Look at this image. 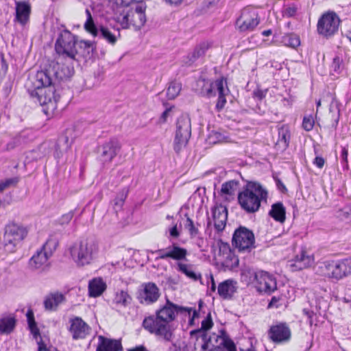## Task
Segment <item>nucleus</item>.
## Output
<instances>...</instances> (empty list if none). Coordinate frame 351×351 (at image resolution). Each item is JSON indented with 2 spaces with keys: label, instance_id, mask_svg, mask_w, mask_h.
I'll return each instance as SVG.
<instances>
[{
  "label": "nucleus",
  "instance_id": "de8ad7c7",
  "mask_svg": "<svg viewBox=\"0 0 351 351\" xmlns=\"http://www.w3.org/2000/svg\"><path fill=\"white\" fill-rule=\"evenodd\" d=\"M331 274V278L336 280H339L346 276L341 261L334 262V269Z\"/></svg>",
  "mask_w": 351,
  "mask_h": 351
},
{
  "label": "nucleus",
  "instance_id": "052dcab7",
  "mask_svg": "<svg viewBox=\"0 0 351 351\" xmlns=\"http://www.w3.org/2000/svg\"><path fill=\"white\" fill-rule=\"evenodd\" d=\"M348 149L346 147H342L340 154V158L341 160V162L346 165V168L348 167Z\"/></svg>",
  "mask_w": 351,
  "mask_h": 351
},
{
  "label": "nucleus",
  "instance_id": "5701e85b",
  "mask_svg": "<svg viewBox=\"0 0 351 351\" xmlns=\"http://www.w3.org/2000/svg\"><path fill=\"white\" fill-rule=\"evenodd\" d=\"M313 259L304 252H302L300 255H297L294 259L289 262V266L293 271L302 270L312 264Z\"/></svg>",
  "mask_w": 351,
  "mask_h": 351
},
{
  "label": "nucleus",
  "instance_id": "c03bdc74",
  "mask_svg": "<svg viewBox=\"0 0 351 351\" xmlns=\"http://www.w3.org/2000/svg\"><path fill=\"white\" fill-rule=\"evenodd\" d=\"M238 185V182L230 180L223 183L221 186V193L226 195H232Z\"/></svg>",
  "mask_w": 351,
  "mask_h": 351
},
{
  "label": "nucleus",
  "instance_id": "e2e57ef3",
  "mask_svg": "<svg viewBox=\"0 0 351 351\" xmlns=\"http://www.w3.org/2000/svg\"><path fill=\"white\" fill-rule=\"evenodd\" d=\"M303 313L307 317L308 322L310 326H312L313 324V317L315 315V314L313 313V311L304 308L303 309Z\"/></svg>",
  "mask_w": 351,
  "mask_h": 351
},
{
  "label": "nucleus",
  "instance_id": "4468645a",
  "mask_svg": "<svg viewBox=\"0 0 351 351\" xmlns=\"http://www.w3.org/2000/svg\"><path fill=\"white\" fill-rule=\"evenodd\" d=\"M259 23L260 19L256 10L251 8H245L237 19L236 26L240 32H248L253 31Z\"/></svg>",
  "mask_w": 351,
  "mask_h": 351
},
{
  "label": "nucleus",
  "instance_id": "e433bc0d",
  "mask_svg": "<svg viewBox=\"0 0 351 351\" xmlns=\"http://www.w3.org/2000/svg\"><path fill=\"white\" fill-rule=\"evenodd\" d=\"M182 84L177 81H172L167 88V97L169 99H174L180 93Z\"/></svg>",
  "mask_w": 351,
  "mask_h": 351
},
{
  "label": "nucleus",
  "instance_id": "f257e3e1",
  "mask_svg": "<svg viewBox=\"0 0 351 351\" xmlns=\"http://www.w3.org/2000/svg\"><path fill=\"white\" fill-rule=\"evenodd\" d=\"M191 311V307L177 305L167 299L165 304L157 310L155 315L143 319L142 326L150 334L165 341L171 342L174 338L175 330L171 322L175 320L176 315L187 313L190 315Z\"/></svg>",
  "mask_w": 351,
  "mask_h": 351
},
{
  "label": "nucleus",
  "instance_id": "473e14b6",
  "mask_svg": "<svg viewBox=\"0 0 351 351\" xmlns=\"http://www.w3.org/2000/svg\"><path fill=\"white\" fill-rule=\"evenodd\" d=\"M290 132L287 125H282L278 129V144L282 145L284 149L288 147L290 141Z\"/></svg>",
  "mask_w": 351,
  "mask_h": 351
},
{
  "label": "nucleus",
  "instance_id": "774afa93",
  "mask_svg": "<svg viewBox=\"0 0 351 351\" xmlns=\"http://www.w3.org/2000/svg\"><path fill=\"white\" fill-rule=\"evenodd\" d=\"M73 217V214L72 212H70V213H68L64 215L61 218V223H68L69 221H70L72 219Z\"/></svg>",
  "mask_w": 351,
  "mask_h": 351
},
{
  "label": "nucleus",
  "instance_id": "680f3d73",
  "mask_svg": "<svg viewBox=\"0 0 351 351\" xmlns=\"http://www.w3.org/2000/svg\"><path fill=\"white\" fill-rule=\"evenodd\" d=\"M280 300H282L281 296H273L268 304V308H278L280 306Z\"/></svg>",
  "mask_w": 351,
  "mask_h": 351
},
{
  "label": "nucleus",
  "instance_id": "bb28decb",
  "mask_svg": "<svg viewBox=\"0 0 351 351\" xmlns=\"http://www.w3.org/2000/svg\"><path fill=\"white\" fill-rule=\"evenodd\" d=\"M187 254V250L185 248L173 243L168 247V253L165 255V257L176 261H183L186 259Z\"/></svg>",
  "mask_w": 351,
  "mask_h": 351
},
{
  "label": "nucleus",
  "instance_id": "c9c22d12",
  "mask_svg": "<svg viewBox=\"0 0 351 351\" xmlns=\"http://www.w3.org/2000/svg\"><path fill=\"white\" fill-rule=\"evenodd\" d=\"M282 43L287 47L296 48L300 45L299 36L295 34H287L282 37Z\"/></svg>",
  "mask_w": 351,
  "mask_h": 351
},
{
  "label": "nucleus",
  "instance_id": "dca6fc26",
  "mask_svg": "<svg viewBox=\"0 0 351 351\" xmlns=\"http://www.w3.org/2000/svg\"><path fill=\"white\" fill-rule=\"evenodd\" d=\"M254 285L258 291L271 294L277 289L276 278L268 272L258 271L254 273Z\"/></svg>",
  "mask_w": 351,
  "mask_h": 351
},
{
  "label": "nucleus",
  "instance_id": "423d86ee",
  "mask_svg": "<svg viewBox=\"0 0 351 351\" xmlns=\"http://www.w3.org/2000/svg\"><path fill=\"white\" fill-rule=\"evenodd\" d=\"M57 241L48 239L41 248L38 250L29 261V266L32 270L45 272L49 271L51 263L49 261L57 245Z\"/></svg>",
  "mask_w": 351,
  "mask_h": 351
},
{
  "label": "nucleus",
  "instance_id": "72a5a7b5",
  "mask_svg": "<svg viewBox=\"0 0 351 351\" xmlns=\"http://www.w3.org/2000/svg\"><path fill=\"white\" fill-rule=\"evenodd\" d=\"M113 302L117 305L125 307L131 303L132 297L127 291L121 290L116 293Z\"/></svg>",
  "mask_w": 351,
  "mask_h": 351
},
{
  "label": "nucleus",
  "instance_id": "aec40b11",
  "mask_svg": "<svg viewBox=\"0 0 351 351\" xmlns=\"http://www.w3.org/2000/svg\"><path fill=\"white\" fill-rule=\"evenodd\" d=\"M69 332L73 339H84L90 332V327L81 317H75L69 320Z\"/></svg>",
  "mask_w": 351,
  "mask_h": 351
},
{
  "label": "nucleus",
  "instance_id": "0eeeda50",
  "mask_svg": "<svg viewBox=\"0 0 351 351\" xmlns=\"http://www.w3.org/2000/svg\"><path fill=\"white\" fill-rule=\"evenodd\" d=\"M145 8L142 5H136L126 13H121L117 17V21L123 29L133 27L134 30L140 29L146 22Z\"/></svg>",
  "mask_w": 351,
  "mask_h": 351
},
{
  "label": "nucleus",
  "instance_id": "3c124183",
  "mask_svg": "<svg viewBox=\"0 0 351 351\" xmlns=\"http://www.w3.org/2000/svg\"><path fill=\"white\" fill-rule=\"evenodd\" d=\"M314 126V120L312 117H304L302 127L306 131H311Z\"/></svg>",
  "mask_w": 351,
  "mask_h": 351
},
{
  "label": "nucleus",
  "instance_id": "6e6552de",
  "mask_svg": "<svg viewBox=\"0 0 351 351\" xmlns=\"http://www.w3.org/2000/svg\"><path fill=\"white\" fill-rule=\"evenodd\" d=\"M95 251L94 243L87 240L77 242L70 247L71 258L80 267L90 264Z\"/></svg>",
  "mask_w": 351,
  "mask_h": 351
},
{
  "label": "nucleus",
  "instance_id": "b1692460",
  "mask_svg": "<svg viewBox=\"0 0 351 351\" xmlns=\"http://www.w3.org/2000/svg\"><path fill=\"white\" fill-rule=\"evenodd\" d=\"M99 343L96 351H119L122 349L121 343L118 340L110 339L103 336L99 337Z\"/></svg>",
  "mask_w": 351,
  "mask_h": 351
},
{
  "label": "nucleus",
  "instance_id": "a19ab883",
  "mask_svg": "<svg viewBox=\"0 0 351 351\" xmlns=\"http://www.w3.org/2000/svg\"><path fill=\"white\" fill-rule=\"evenodd\" d=\"M208 48H209V45L208 43H200L194 49V51L192 53L191 60L193 62L196 59L203 56L205 54L206 51L208 49Z\"/></svg>",
  "mask_w": 351,
  "mask_h": 351
},
{
  "label": "nucleus",
  "instance_id": "f3484780",
  "mask_svg": "<svg viewBox=\"0 0 351 351\" xmlns=\"http://www.w3.org/2000/svg\"><path fill=\"white\" fill-rule=\"evenodd\" d=\"M160 296V289L154 282H147L142 285V289L138 291V299L142 304H152L156 302Z\"/></svg>",
  "mask_w": 351,
  "mask_h": 351
},
{
  "label": "nucleus",
  "instance_id": "603ef678",
  "mask_svg": "<svg viewBox=\"0 0 351 351\" xmlns=\"http://www.w3.org/2000/svg\"><path fill=\"white\" fill-rule=\"evenodd\" d=\"M341 63L342 60L339 57L336 56L333 58L332 63L331 64V68L337 73H339L341 70Z\"/></svg>",
  "mask_w": 351,
  "mask_h": 351
},
{
  "label": "nucleus",
  "instance_id": "a878e982",
  "mask_svg": "<svg viewBox=\"0 0 351 351\" xmlns=\"http://www.w3.org/2000/svg\"><path fill=\"white\" fill-rule=\"evenodd\" d=\"M65 300L63 294L56 292L48 295L44 300L45 308L47 311H55L58 305Z\"/></svg>",
  "mask_w": 351,
  "mask_h": 351
},
{
  "label": "nucleus",
  "instance_id": "37998d69",
  "mask_svg": "<svg viewBox=\"0 0 351 351\" xmlns=\"http://www.w3.org/2000/svg\"><path fill=\"white\" fill-rule=\"evenodd\" d=\"M73 143V139L70 138L66 134L60 136L58 139L56 145L58 148L63 151H67Z\"/></svg>",
  "mask_w": 351,
  "mask_h": 351
},
{
  "label": "nucleus",
  "instance_id": "c756f323",
  "mask_svg": "<svg viewBox=\"0 0 351 351\" xmlns=\"http://www.w3.org/2000/svg\"><path fill=\"white\" fill-rule=\"evenodd\" d=\"M106 289V285L100 278H95L88 285L89 295L91 297L99 296Z\"/></svg>",
  "mask_w": 351,
  "mask_h": 351
},
{
  "label": "nucleus",
  "instance_id": "39448f33",
  "mask_svg": "<svg viewBox=\"0 0 351 351\" xmlns=\"http://www.w3.org/2000/svg\"><path fill=\"white\" fill-rule=\"evenodd\" d=\"M27 232V228L21 223L10 221L4 227V250L9 253L14 252L17 245L26 237Z\"/></svg>",
  "mask_w": 351,
  "mask_h": 351
},
{
  "label": "nucleus",
  "instance_id": "338daca9",
  "mask_svg": "<svg viewBox=\"0 0 351 351\" xmlns=\"http://www.w3.org/2000/svg\"><path fill=\"white\" fill-rule=\"evenodd\" d=\"M325 160L322 157L317 156L314 160V164L319 168H322L324 165Z\"/></svg>",
  "mask_w": 351,
  "mask_h": 351
},
{
  "label": "nucleus",
  "instance_id": "a18cd8bd",
  "mask_svg": "<svg viewBox=\"0 0 351 351\" xmlns=\"http://www.w3.org/2000/svg\"><path fill=\"white\" fill-rule=\"evenodd\" d=\"M217 245L219 248V254L220 256L223 257L233 254L232 252L230 245L228 243L223 242L222 240L219 239L217 241Z\"/></svg>",
  "mask_w": 351,
  "mask_h": 351
},
{
  "label": "nucleus",
  "instance_id": "a211bd4d",
  "mask_svg": "<svg viewBox=\"0 0 351 351\" xmlns=\"http://www.w3.org/2000/svg\"><path fill=\"white\" fill-rule=\"evenodd\" d=\"M120 149L119 141L116 138H111L99 147V158L103 162H110L117 155Z\"/></svg>",
  "mask_w": 351,
  "mask_h": 351
},
{
  "label": "nucleus",
  "instance_id": "09e8293b",
  "mask_svg": "<svg viewBox=\"0 0 351 351\" xmlns=\"http://www.w3.org/2000/svg\"><path fill=\"white\" fill-rule=\"evenodd\" d=\"M128 189H123L119 193L117 197L114 200L115 207L121 208L123 206V203L128 196Z\"/></svg>",
  "mask_w": 351,
  "mask_h": 351
},
{
  "label": "nucleus",
  "instance_id": "6ab92c4d",
  "mask_svg": "<svg viewBox=\"0 0 351 351\" xmlns=\"http://www.w3.org/2000/svg\"><path fill=\"white\" fill-rule=\"evenodd\" d=\"M291 336V330L286 323H278L273 325L268 330L269 338L276 343L289 341Z\"/></svg>",
  "mask_w": 351,
  "mask_h": 351
},
{
  "label": "nucleus",
  "instance_id": "412c9836",
  "mask_svg": "<svg viewBox=\"0 0 351 351\" xmlns=\"http://www.w3.org/2000/svg\"><path fill=\"white\" fill-rule=\"evenodd\" d=\"M16 16L15 21L25 25L29 19L31 5L27 1H15Z\"/></svg>",
  "mask_w": 351,
  "mask_h": 351
},
{
  "label": "nucleus",
  "instance_id": "9b49d317",
  "mask_svg": "<svg viewBox=\"0 0 351 351\" xmlns=\"http://www.w3.org/2000/svg\"><path fill=\"white\" fill-rule=\"evenodd\" d=\"M75 45V36L69 31L64 30L57 39L55 49L60 56L75 60L77 53Z\"/></svg>",
  "mask_w": 351,
  "mask_h": 351
},
{
  "label": "nucleus",
  "instance_id": "2f4dec72",
  "mask_svg": "<svg viewBox=\"0 0 351 351\" xmlns=\"http://www.w3.org/2000/svg\"><path fill=\"white\" fill-rule=\"evenodd\" d=\"M177 266L178 270L185 274L190 279L197 281L202 278V274L200 273H196L193 271L192 265L178 263Z\"/></svg>",
  "mask_w": 351,
  "mask_h": 351
},
{
  "label": "nucleus",
  "instance_id": "1a4fd4ad",
  "mask_svg": "<svg viewBox=\"0 0 351 351\" xmlns=\"http://www.w3.org/2000/svg\"><path fill=\"white\" fill-rule=\"evenodd\" d=\"M86 21L84 25L85 30L90 34L94 37L99 36L106 40L109 44L114 45L120 37V33L117 29V34L112 33L107 27L104 25L99 26L97 28L95 24L90 11L88 9L86 10Z\"/></svg>",
  "mask_w": 351,
  "mask_h": 351
},
{
  "label": "nucleus",
  "instance_id": "7c9ffc66",
  "mask_svg": "<svg viewBox=\"0 0 351 351\" xmlns=\"http://www.w3.org/2000/svg\"><path fill=\"white\" fill-rule=\"evenodd\" d=\"M16 319L12 316L3 317L0 319V332L2 334H10L14 329Z\"/></svg>",
  "mask_w": 351,
  "mask_h": 351
},
{
  "label": "nucleus",
  "instance_id": "f03ea898",
  "mask_svg": "<svg viewBox=\"0 0 351 351\" xmlns=\"http://www.w3.org/2000/svg\"><path fill=\"white\" fill-rule=\"evenodd\" d=\"M53 75L52 71L41 70L30 75L25 85L30 97L50 111L57 108V102L60 97L54 86Z\"/></svg>",
  "mask_w": 351,
  "mask_h": 351
},
{
  "label": "nucleus",
  "instance_id": "20e7f679",
  "mask_svg": "<svg viewBox=\"0 0 351 351\" xmlns=\"http://www.w3.org/2000/svg\"><path fill=\"white\" fill-rule=\"evenodd\" d=\"M220 334H212L208 337L206 333L203 332L201 339L203 343L201 348L203 351H237L234 341L228 337L226 332L221 330Z\"/></svg>",
  "mask_w": 351,
  "mask_h": 351
},
{
  "label": "nucleus",
  "instance_id": "9d476101",
  "mask_svg": "<svg viewBox=\"0 0 351 351\" xmlns=\"http://www.w3.org/2000/svg\"><path fill=\"white\" fill-rule=\"evenodd\" d=\"M191 135V119L187 115L180 116L176 123L174 150L179 153L185 147Z\"/></svg>",
  "mask_w": 351,
  "mask_h": 351
},
{
  "label": "nucleus",
  "instance_id": "69168bd1",
  "mask_svg": "<svg viewBox=\"0 0 351 351\" xmlns=\"http://www.w3.org/2000/svg\"><path fill=\"white\" fill-rule=\"evenodd\" d=\"M80 46L88 49V53H89V49H91L92 51L93 50L94 43L90 41L82 40L80 42Z\"/></svg>",
  "mask_w": 351,
  "mask_h": 351
},
{
  "label": "nucleus",
  "instance_id": "58836bf2",
  "mask_svg": "<svg viewBox=\"0 0 351 351\" xmlns=\"http://www.w3.org/2000/svg\"><path fill=\"white\" fill-rule=\"evenodd\" d=\"M336 217L341 221L348 222L351 221V206L347 205L336 211Z\"/></svg>",
  "mask_w": 351,
  "mask_h": 351
},
{
  "label": "nucleus",
  "instance_id": "6e6d98bb",
  "mask_svg": "<svg viewBox=\"0 0 351 351\" xmlns=\"http://www.w3.org/2000/svg\"><path fill=\"white\" fill-rule=\"evenodd\" d=\"M346 276L351 274V259L347 258L341 261Z\"/></svg>",
  "mask_w": 351,
  "mask_h": 351
},
{
  "label": "nucleus",
  "instance_id": "cd10ccee",
  "mask_svg": "<svg viewBox=\"0 0 351 351\" xmlns=\"http://www.w3.org/2000/svg\"><path fill=\"white\" fill-rule=\"evenodd\" d=\"M269 215L276 221L283 223L286 219V209L282 203L277 202L271 206Z\"/></svg>",
  "mask_w": 351,
  "mask_h": 351
},
{
  "label": "nucleus",
  "instance_id": "13d9d810",
  "mask_svg": "<svg viewBox=\"0 0 351 351\" xmlns=\"http://www.w3.org/2000/svg\"><path fill=\"white\" fill-rule=\"evenodd\" d=\"M297 10V7L295 5H292L285 8L284 14L288 17H292L295 15Z\"/></svg>",
  "mask_w": 351,
  "mask_h": 351
},
{
  "label": "nucleus",
  "instance_id": "7ed1b4c3",
  "mask_svg": "<svg viewBox=\"0 0 351 351\" xmlns=\"http://www.w3.org/2000/svg\"><path fill=\"white\" fill-rule=\"evenodd\" d=\"M267 192L256 182H248L243 191L239 193L238 201L241 208L248 213L256 212L262 200H266Z\"/></svg>",
  "mask_w": 351,
  "mask_h": 351
},
{
  "label": "nucleus",
  "instance_id": "8fccbe9b",
  "mask_svg": "<svg viewBox=\"0 0 351 351\" xmlns=\"http://www.w3.org/2000/svg\"><path fill=\"white\" fill-rule=\"evenodd\" d=\"M322 274L328 278H331L332 272L334 269V261L332 262H324L320 267Z\"/></svg>",
  "mask_w": 351,
  "mask_h": 351
},
{
  "label": "nucleus",
  "instance_id": "4d7b16f0",
  "mask_svg": "<svg viewBox=\"0 0 351 351\" xmlns=\"http://www.w3.org/2000/svg\"><path fill=\"white\" fill-rule=\"evenodd\" d=\"M174 106H170L166 108L165 110L162 113L159 118V123H164L167 121L168 117L170 116V114L171 112L172 108H173Z\"/></svg>",
  "mask_w": 351,
  "mask_h": 351
},
{
  "label": "nucleus",
  "instance_id": "f8f14e48",
  "mask_svg": "<svg viewBox=\"0 0 351 351\" xmlns=\"http://www.w3.org/2000/svg\"><path fill=\"white\" fill-rule=\"evenodd\" d=\"M232 244L239 252H250L254 247V233L245 227L240 226L234 231Z\"/></svg>",
  "mask_w": 351,
  "mask_h": 351
},
{
  "label": "nucleus",
  "instance_id": "c85d7f7f",
  "mask_svg": "<svg viewBox=\"0 0 351 351\" xmlns=\"http://www.w3.org/2000/svg\"><path fill=\"white\" fill-rule=\"evenodd\" d=\"M211 87L210 80L199 78L196 81L194 89L197 94L204 97H210Z\"/></svg>",
  "mask_w": 351,
  "mask_h": 351
},
{
  "label": "nucleus",
  "instance_id": "393cba45",
  "mask_svg": "<svg viewBox=\"0 0 351 351\" xmlns=\"http://www.w3.org/2000/svg\"><path fill=\"white\" fill-rule=\"evenodd\" d=\"M235 284L232 280H226L221 282L217 288L219 295L223 299L231 298L237 291Z\"/></svg>",
  "mask_w": 351,
  "mask_h": 351
},
{
  "label": "nucleus",
  "instance_id": "0e129e2a",
  "mask_svg": "<svg viewBox=\"0 0 351 351\" xmlns=\"http://www.w3.org/2000/svg\"><path fill=\"white\" fill-rule=\"evenodd\" d=\"M62 71L64 73L63 76H60V77H70L73 75L74 69L73 67L62 68Z\"/></svg>",
  "mask_w": 351,
  "mask_h": 351
},
{
  "label": "nucleus",
  "instance_id": "4be33fe9",
  "mask_svg": "<svg viewBox=\"0 0 351 351\" xmlns=\"http://www.w3.org/2000/svg\"><path fill=\"white\" fill-rule=\"evenodd\" d=\"M212 213L215 229L218 232L222 231L225 228L228 219L227 208L220 204L212 208Z\"/></svg>",
  "mask_w": 351,
  "mask_h": 351
},
{
  "label": "nucleus",
  "instance_id": "864d4df0",
  "mask_svg": "<svg viewBox=\"0 0 351 351\" xmlns=\"http://www.w3.org/2000/svg\"><path fill=\"white\" fill-rule=\"evenodd\" d=\"M210 143H217L220 142L223 139V136L221 133L217 132H213L208 136Z\"/></svg>",
  "mask_w": 351,
  "mask_h": 351
},
{
  "label": "nucleus",
  "instance_id": "2eb2a0df",
  "mask_svg": "<svg viewBox=\"0 0 351 351\" xmlns=\"http://www.w3.org/2000/svg\"><path fill=\"white\" fill-rule=\"evenodd\" d=\"M211 86L210 97L218 95L215 108L217 112H220L223 109L227 102L226 97L230 93L227 80L225 77H221L214 81H211Z\"/></svg>",
  "mask_w": 351,
  "mask_h": 351
},
{
  "label": "nucleus",
  "instance_id": "49530a36",
  "mask_svg": "<svg viewBox=\"0 0 351 351\" xmlns=\"http://www.w3.org/2000/svg\"><path fill=\"white\" fill-rule=\"evenodd\" d=\"M19 181V179L17 177L10 178L4 180H1L0 182V193L7 189L16 186Z\"/></svg>",
  "mask_w": 351,
  "mask_h": 351
},
{
  "label": "nucleus",
  "instance_id": "4c0bfd02",
  "mask_svg": "<svg viewBox=\"0 0 351 351\" xmlns=\"http://www.w3.org/2000/svg\"><path fill=\"white\" fill-rule=\"evenodd\" d=\"M213 326V322L211 318V315L208 313L206 318L202 322L201 328L192 330L191 332V335H193L195 334H199V337L203 332L206 333V332L210 329Z\"/></svg>",
  "mask_w": 351,
  "mask_h": 351
},
{
  "label": "nucleus",
  "instance_id": "bf43d9fd",
  "mask_svg": "<svg viewBox=\"0 0 351 351\" xmlns=\"http://www.w3.org/2000/svg\"><path fill=\"white\" fill-rule=\"evenodd\" d=\"M152 254H158V256L156 257V260L159 259H167L168 257H165V255H166L168 253V247L165 249H159L155 251H151Z\"/></svg>",
  "mask_w": 351,
  "mask_h": 351
},
{
  "label": "nucleus",
  "instance_id": "f704fd0d",
  "mask_svg": "<svg viewBox=\"0 0 351 351\" xmlns=\"http://www.w3.org/2000/svg\"><path fill=\"white\" fill-rule=\"evenodd\" d=\"M223 258L224 260L223 261L221 265L224 271H231L238 267L239 261L238 257L235 256L234 254L227 255Z\"/></svg>",
  "mask_w": 351,
  "mask_h": 351
},
{
  "label": "nucleus",
  "instance_id": "5fc2aeb1",
  "mask_svg": "<svg viewBox=\"0 0 351 351\" xmlns=\"http://www.w3.org/2000/svg\"><path fill=\"white\" fill-rule=\"evenodd\" d=\"M21 143V136H16L12 138L6 145L7 150H11Z\"/></svg>",
  "mask_w": 351,
  "mask_h": 351
},
{
  "label": "nucleus",
  "instance_id": "79ce46f5",
  "mask_svg": "<svg viewBox=\"0 0 351 351\" xmlns=\"http://www.w3.org/2000/svg\"><path fill=\"white\" fill-rule=\"evenodd\" d=\"M28 326L31 332L34 335L39 334V330L36 326V323L34 319V315L32 310L29 309L26 313Z\"/></svg>",
  "mask_w": 351,
  "mask_h": 351
},
{
  "label": "nucleus",
  "instance_id": "ea45409f",
  "mask_svg": "<svg viewBox=\"0 0 351 351\" xmlns=\"http://www.w3.org/2000/svg\"><path fill=\"white\" fill-rule=\"evenodd\" d=\"M185 217L186 219L184 223V228L189 231L191 237L197 236L199 234V224L197 223L195 224L187 215H185Z\"/></svg>",
  "mask_w": 351,
  "mask_h": 351
},
{
  "label": "nucleus",
  "instance_id": "ddd939ff",
  "mask_svg": "<svg viewBox=\"0 0 351 351\" xmlns=\"http://www.w3.org/2000/svg\"><path fill=\"white\" fill-rule=\"evenodd\" d=\"M339 24V16L334 12H328L319 19L317 32L324 37H330L338 31Z\"/></svg>",
  "mask_w": 351,
  "mask_h": 351
}]
</instances>
